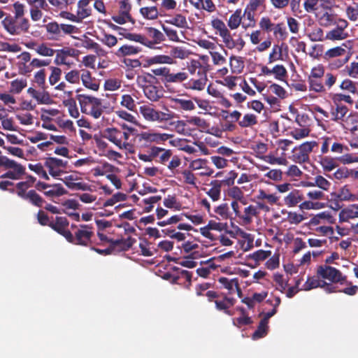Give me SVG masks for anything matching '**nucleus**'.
<instances>
[{
  "label": "nucleus",
  "mask_w": 358,
  "mask_h": 358,
  "mask_svg": "<svg viewBox=\"0 0 358 358\" xmlns=\"http://www.w3.org/2000/svg\"><path fill=\"white\" fill-rule=\"evenodd\" d=\"M326 207V204L324 203L319 202V201H313L312 200L304 201L301 203L299 206L300 210H319L323 209Z\"/></svg>",
  "instance_id": "603ef678"
},
{
  "label": "nucleus",
  "mask_w": 358,
  "mask_h": 358,
  "mask_svg": "<svg viewBox=\"0 0 358 358\" xmlns=\"http://www.w3.org/2000/svg\"><path fill=\"white\" fill-rule=\"evenodd\" d=\"M324 285V280H322L320 277L313 276L307 279L303 284L302 289L308 291L317 287H322Z\"/></svg>",
  "instance_id": "49530a36"
},
{
  "label": "nucleus",
  "mask_w": 358,
  "mask_h": 358,
  "mask_svg": "<svg viewBox=\"0 0 358 358\" xmlns=\"http://www.w3.org/2000/svg\"><path fill=\"white\" fill-rule=\"evenodd\" d=\"M27 93L34 99L38 104H52L54 101L50 96L49 93L42 90H36L33 87H29L27 90Z\"/></svg>",
  "instance_id": "5701e85b"
},
{
  "label": "nucleus",
  "mask_w": 358,
  "mask_h": 358,
  "mask_svg": "<svg viewBox=\"0 0 358 358\" xmlns=\"http://www.w3.org/2000/svg\"><path fill=\"white\" fill-rule=\"evenodd\" d=\"M136 137L140 143L145 144H159L172 138V135L166 133H159L154 130H149L137 134Z\"/></svg>",
  "instance_id": "9d476101"
},
{
  "label": "nucleus",
  "mask_w": 358,
  "mask_h": 358,
  "mask_svg": "<svg viewBox=\"0 0 358 358\" xmlns=\"http://www.w3.org/2000/svg\"><path fill=\"white\" fill-rule=\"evenodd\" d=\"M36 188L49 198L59 197L68 193L67 190L60 183L48 184L43 182H38L36 184Z\"/></svg>",
  "instance_id": "1a4fd4ad"
},
{
  "label": "nucleus",
  "mask_w": 358,
  "mask_h": 358,
  "mask_svg": "<svg viewBox=\"0 0 358 358\" xmlns=\"http://www.w3.org/2000/svg\"><path fill=\"white\" fill-rule=\"evenodd\" d=\"M29 6L30 17L32 21L38 22L43 18V10H48L49 6L46 0H26Z\"/></svg>",
  "instance_id": "f8f14e48"
},
{
  "label": "nucleus",
  "mask_w": 358,
  "mask_h": 358,
  "mask_svg": "<svg viewBox=\"0 0 358 358\" xmlns=\"http://www.w3.org/2000/svg\"><path fill=\"white\" fill-rule=\"evenodd\" d=\"M115 114L120 119L123 120L127 122L132 123L136 125H138L139 123L137 119L132 114L122 109H118L115 111Z\"/></svg>",
  "instance_id": "69168bd1"
},
{
  "label": "nucleus",
  "mask_w": 358,
  "mask_h": 358,
  "mask_svg": "<svg viewBox=\"0 0 358 358\" xmlns=\"http://www.w3.org/2000/svg\"><path fill=\"white\" fill-rule=\"evenodd\" d=\"M148 33L149 36L152 38V40H149L145 36L143 35V38L148 42L149 45H143L144 46L149 48L150 49L155 48V45L158 44L164 41V35L158 29L154 27H148L147 28Z\"/></svg>",
  "instance_id": "a878e982"
},
{
  "label": "nucleus",
  "mask_w": 358,
  "mask_h": 358,
  "mask_svg": "<svg viewBox=\"0 0 358 358\" xmlns=\"http://www.w3.org/2000/svg\"><path fill=\"white\" fill-rule=\"evenodd\" d=\"M289 57L288 46L285 43L274 44L268 57V64L285 61Z\"/></svg>",
  "instance_id": "4468645a"
},
{
  "label": "nucleus",
  "mask_w": 358,
  "mask_h": 358,
  "mask_svg": "<svg viewBox=\"0 0 358 358\" xmlns=\"http://www.w3.org/2000/svg\"><path fill=\"white\" fill-rule=\"evenodd\" d=\"M187 124L195 126L201 130L206 129L208 127V124L206 121L197 116L189 117L185 122L183 120H179L176 122V127L178 129L180 127L183 128L187 125Z\"/></svg>",
  "instance_id": "b1692460"
},
{
  "label": "nucleus",
  "mask_w": 358,
  "mask_h": 358,
  "mask_svg": "<svg viewBox=\"0 0 358 358\" xmlns=\"http://www.w3.org/2000/svg\"><path fill=\"white\" fill-rule=\"evenodd\" d=\"M34 182L35 178L32 176H29L26 181L18 182L17 185L18 189L17 194L20 196L24 198L27 194L25 191L30 187Z\"/></svg>",
  "instance_id": "774afa93"
},
{
  "label": "nucleus",
  "mask_w": 358,
  "mask_h": 358,
  "mask_svg": "<svg viewBox=\"0 0 358 358\" xmlns=\"http://www.w3.org/2000/svg\"><path fill=\"white\" fill-rule=\"evenodd\" d=\"M77 99L83 113L91 116L95 120L102 117L104 106L101 99L86 94H78Z\"/></svg>",
  "instance_id": "f257e3e1"
},
{
  "label": "nucleus",
  "mask_w": 358,
  "mask_h": 358,
  "mask_svg": "<svg viewBox=\"0 0 358 358\" xmlns=\"http://www.w3.org/2000/svg\"><path fill=\"white\" fill-rule=\"evenodd\" d=\"M27 86V80L24 78H17L10 83V93L19 94Z\"/></svg>",
  "instance_id": "4c0bfd02"
},
{
  "label": "nucleus",
  "mask_w": 358,
  "mask_h": 358,
  "mask_svg": "<svg viewBox=\"0 0 358 358\" xmlns=\"http://www.w3.org/2000/svg\"><path fill=\"white\" fill-rule=\"evenodd\" d=\"M4 29L11 35H20L29 31L30 24L27 18L6 17L2 22Z\"/></svg>",
  "instance_id": "39448f33"
},
{
  "label": "nucleus",
  "mask_w": 358,
  "mask_h": 358,
  "mask_svg": "<svg viewBox=\"0 0 358 358\" xmlns=\"http://www.w3.org/2000/svg\"><path fill=\"white\" fill-rule=\"evenodd\" d=\"M346 48L347 45L345 44H343L341 46H337L331 48L325 52L324 57L326 59H331L334 57L345 56V58L342 62V64H344L348 60V52Z\"/></svg>",
  "instance_id": "c85d7f7f"
},
{
  "label": "nucleus",
  "mask_w": 358,
  "mask_h": 358,
  "mask_svg": "<svg viewBox=\"0 0 358 358\" xmlns=\"http://www.w3.org/2000/svg\"><path fill=\"white\" fill-rule=\"evenodd\" d=\"M348 108L343 104H334V107L331 108V119L336 122H341L343 126V123L348 117Z\"/></svg>",
  "instance_id": "cd10ccee"
},
{
  "label": "nucleus",
  "mask_w": 358,
  "mask_h": 358,
  "mask_svg": "<svg viewBox=\"0 0 358 358\" xmlns=\"http://www.w3.org/2000/svg\"><path fill=\"white\" fill-rule=\"evenodd\" d=\"M220 287L227 290L229 294L236 293L238 297L241 296V290L239 287L238 280L236 278L229 279L226 277H220L217 279Z\"/></svg>",
  "instance_id": "6ab92c4d"
},
{
  "label": "nucleus",
  "mask_w": 358,
  "mask_h": 358,
  "mask_svg": "<svg viewBox=\"0 0 358 358\" xmlns=\"http://www.w3.org/2000/svg\"><path fill=\"white\" fill-rule=\"evenodd\" d=\"M92 0H79L76 5V12L78 18L83 20L92 15V8L90 6Z\"/></svg>",
  "instance_id": "393cba45"
},
{
  "label": "nucleus",
  "mask_w": 358,
  "mask_h": 358,
  "mask_svg": "<svg viewBox=\"0 0 358 358\" xmlns=\"http://www.w3.org/2000/svg\"><path fill=\"white\" fill-rule=\"evenodd\" d=\"M332 195L341 202L355 201V194L351 192L348 185L343 186Z\"/></svg>",
  "instance_id": "2f4dec72"
},
{
  "label": "nucleus",
  "mask_w": 358,
  "mask_h": 358,
  "mask_svg": "<svg viewBox=\"0 0 358 358\" xmlns=\"http://www.w3.org/2000/svg\"><path fill=\"white\" fill-rule=\"evenodd\" d=\"M172 107L176 109H182L186 111H191L195 109V105L192 100L182 98L171 99Z\"/></svg>",
  "instance_id": "72a5a7b5"
},
{
  "label": "nucleus",
  "mask_w": 358,
  "mask_h": 358,
  "mask_svg": "<svg viewBox=\"0 0 358 358\" xmlns=\"http://www.w3.org/2000/svg\"><path fill=\"white\" fill-rule=\"evenodd\" d=\"M0 167L7 171L1 177L11 180H19L24 174L25 168L6 156H0Z\"/></svg>",
  "instance_id": "7ed1b4c3"
},
{
  "label": "nucleus",
  "mask_w": 358,
  "mask_h": 358,
  "mask_svg": "<svg viewBox=\"0 0 358 358\" xmlns=\"http://www.w3.org/2000/svg\"><path fill=\"white\" fill-rule=\"evenodd\" d=\"M257 123V117L252 113H246L243 118L239 120L238 124L241 127H250Z\"/></svg>",
  "instance_id": "e2e57ef3"
},
{
  "label": "nucleus",
  "mask_w": 358,
  "mask_h": 358,
  "mask_svg": "<svg viewBox=\"0 0 358 358\" xmlns=\"http://www.w3.org/2000/svg\"><path fill=\"white\" fill-rule=\"evenodd\" d=\"M273 34L278 41H284L288 37V32L283 23H278L273 27Z\"/></svg>",
  "instance_id": "8fccbe9b"
},
{
  "label": "nucleus",
  "mask_w": 358,
  "mask_h": 358,
  "mask_svg": "<svg viewBox=\"0 0 358 358\" xmlns=\"http://www.w3.org/2000/svg\"><path fill=\"white\" fill-rule=\"evenodd\" d=\"M165 22L180 29H185L188 25L186 17L181 14H176V15L171 17L166 20Z\"/></svg>",
  "instance_id": "09e8293b"
},
{
  "label": "nucleus",
  "mask_w": 358,
  "mask_h": 358,
  "mask_svg": "<svg viewBox=\"0 0 358 358\" xmlns=\"http://www.w3.org/2000/svg\"><path fill=\"white\" fill-rule=\"evenodd\" d=\"M198 78H191L186 84L185 87L187 89L192 90H203L207 83V76L206 73L203 72L201 69L198 71Z\"/></svg>",
  "instance_id": "412c9836"
},
{
  "label": "nucleus",
  "mask_w": 358,
  "mask_h": 358,
  "mask_svg": "<svg viewBox=\"0 0 358 358\" xmlns=\"http://www.w3.org/2000/svg\"><path fill=\"white\" fill-rule=\"evenodd\" d=\"M92 235V232L86 226H83L76 232L75 238L73 237L71 243L87 245L90 241Z\"/></svg>",
  "instance_id": "bb28decb"
},
{
  "label": "nucleus",
  "mask_w": 358,
  "mask_h": 358,
  "mask_svg": "<svg viewBox=\"0 0 358 358\" xmlns=\"http://www.w3.org/2000/svg\"><path fill=\"white\" fill-rule=\"evenodd\" d=\"M343 128L349 131L352 137L358 141V123L351 114L348 115L345 123H343Z\"/></svg>",
  "instance_id": "c9c22d12"
},
{
  "label": "nucleus",
  "mask_w": 358,
  "mask_h": 358,
  "mask_svg": "<svg viewBox=\"0 0 358 358\" xmlns=\"http://www.w3.org/2000/svg\"><path fill=\"white\" fill-rule=\"evenodd\" d=\"M189 168L194 171H199V176L201 177H210L213 175L214 170L208 166V162L206 159L198 158L190 161Z\"/></svg>",
  "instance_id": "ddd939ff"
},
{
  "label": "nucleus",
  "mask_w": 358,
  "mask_h": 358,
  "mask_svg": "<svg viewBox=\"0 0 358 358\" xmlns=\"http://www.w3.org/2000/svg\"><path fill=\"white\" fill-rule=\"evenodd\" d=\"M141 15L146 20H154L159 16V10L156 6L143 7L139 10Z\"/></svg>",
  "instance_id": "3c124183"
},
{
  "label": "nucleus",
  "mask_w": 358,
  "mask_h": 358,
  "mask_svg": "<svg viewBox=\"0 0 358 358\" xmlns=\"http://www.w3.org/2000/svg\"><path fill=\"white\" fill-rule=\"evenodd\" d=\"M140 51L141 49L138 47L131 45H124L119 48L115 54L117 57H124L137 55Z\"/></svg>",
  "instance_id": "58836bf2"
},
{
  "label": "nucleus",
  "mask_w": 358,
  "mask_h": 358,
  "mask_svg": "<svg viewBox=\"0 0 358 358\" xmlns=\"http://www.w3.org/2000/svg\"><path fill=\"white\" fill-rule=\"evenodd\" d=\"M120 104L129 111H134L136 108V102L134 96L129 94H124L121 96Z\"/></svg>",
  "instance_id": "c03bdc74"
},
{
  "label": "nucleus",
  "mask_w": 358,
  "mask_h": 358,
  "mask_svg": "<svg viewBox=\"0 0 358 358\" xmlns=\"http://www.w3.org/2000/svg\"><path fill=\"white\" fill-rule=\"evenodd\" d=\"M336 160L331 157L324 156L320 158V164L324 171L330 172L338 166Z\"/></svg>",
  "instance_id": "37998d69"
},
{
  "label": "nucleus",
  "mask_w": 358,
  "mask_h": 358,
  "mask_svg": "<svg viewBox=\"0 0 358 358\" xmlns=\"http://www.w3.org/2000/svg\"><path fill=\"white\" fill-rule=\"evenodd\" d=\"M335 217L328 211H323L313 215L309 220V225L317 226L322 224H334Z\"/></svg>",
  "instance_id": "4be33fe9"
},
{
  "label": "nucleus",
  "mask_w": 358,
  "mask_h": 358,
  "mask_svg": "<svg viewBox=\"0 0 358 358\" xmlns=\"http://www.w3.org/2000/svg\"><path fill=\"white\" fill-rule=\"evenodd\" d=\"M264 160L266 162H267L271 165L276 164V165L286 166L288 164V162L285 157L281 156V157H277L273 154H271V153L264 156Z\"/></svg>",
  "instance_id": "338daca9"
},
{
  "label": "nucleus",
  "mask_w": 358,
  "mask_h": 358,
  "mask_svg": "<svg viewBox=\"0 0 358 358\" xmlns=\"http://www.w3.org/2000/svg\"><path fill=\"white\" fill-rule=\"evenodd\" d=\"M131 10V5L129 1L121 0L119 2L118 11L116 14H114L112 16V20L119 24H124L127 22H131L134 24V20L130 13Z\"/></svg>",
  "instance_id": "6e6552de"
},
{
  "label": "nucleus",
  "mask_w": 358,
  "mask_h": 358,
  "mask_svg": "<svg viewBox=\"0 0 358 358\" xmlns=\"http://www.w3.org/2000/svg\"><path fill=\"white\" fill-rule=\"evenodd\" d=\"M103 137L113 143L118 149L131 152L132 146L128 142L129 134L122 131L116 127H109L105 129Z\"/></svg>",
  "instance_id": "f03ea898"
},
{
  "label": "nucleus",
  "mask_w": 358,
  "mask_h": 358,
  "mask_svg": "<svg viewBox=\"0 0 358 358\" xmlns=\"http://www.w3.org/2000/svg\"><path fill=\"white\" fill-rule=\"evenodd\" d=\"M181 250L192 255L194 259H199L203 257V248L197 241H186L180 246Z\"/></svg>",
  "instance_id": "f3484780"
},
{
  "label": "nucleus",
  "mask_w": 358,
  "mask_h": 358,
  "mask_svg": "<svg viewBox=\"0 0 358 358\" xmlns=\"http://www.w3.org/2000/svg\"><path fill=\"white\" fill-rule=\"evenodd\" d=\"M271 252L270 250H259L249 255V258L259 264L270 257Z\"/></svg>",
  "instance_id": "0e129e2a"
},
{
  "label": "nucleus",
  "mask_w": 358,
  "mask_h": 358,
  "mask_svg": "<svg viewBox=\"0 0 358 358\" xmlns=\"http://www.w3.org/2000/svg\"><path fill=\"white\" fill-rule=\"evenodd\" d=\"M317 275L322 279H325L334 283L339 282L342 284L347 278L338 269L327 265L318 266Z\"/></svg>",
  "instance_id": "0eeeda50"
},
{
  "label": "nucleus",
  "mask_w": 358,
  "mask_h": 358,
  "mask_svg": "<svg viewBox=\"0 0 358 358\" xmlns=\"http://www.w3.org/2000/svg\"><path fill=\"white\" fill-rule=\"evenodd\" d=\"M15 118L23 126H31L34 121L33 115L29 112H19L15 115Z\"/></svg>",
  "instance_id": "5fc2aeb1"
},
{
  "label": "nucleus",
  "mask_w": 358,
  "mask_h": 358,
  "mask_svg": "<svg viewBox=\"0 0 358 358\" xmlns=\"http://www.w3.org/2000/svg\"><path fill=\"white\" fill-rule=\"evenodd\" d=\"M195 101H196L198 107L200 109L203 110V112H202V113L208 114L211 116L216 115V112L214 110L215 108L213 106H212L208 101L199 99H195Z\"/></svg>",
  "instance_id": "13d9d810"
},
{
  "label": "nucleus",
  "mask_w": 358,
  "mask_h": 358,
  "mask_svg": "<svg viewBox=\"0 0 358 358\" xmlns=\"http://www.w3.org/2000/svg\"><path fill=\"white\" fill-rule=\"evenodd\" d=\"M241 238L239 239L238 243L241 248L244 252L250 250L254 247V237L250 234L241 232Z\"/></svg>",
  "instance_id": "a19ab883"
},
{
  "label": "nucleus",
  "mask_w": 358,
  "mask_h": 358,
  "mask_svg": "<svg viewBox=\"0 0 358 358\" xmlns=\"http://www.w3.org/2000/svg\"><path fill=\"white\" fill-rule=\"evenodd\" d=\"M122 80L116 78H110L105 80L103 88L106 91H116L122 86Z\"/></svg>",
  "instance_id": "4d7b16f0"
},
{
  "label": "nucleus",
  "mask_w": 358,
  "mask_h": 358,
  "mask_svg": "<svg viewBox=\"0 0 358 358\" xmlns=\"http://www.w3.org/2000/svg\"><path fill=\"white\" fill-rule=\"evenodd\" d=\"M143 92L145 96L152 101H157L162 96L159 88L151 84L144 87Z\"/></svg>",
  "instance_id": "79ce46f5"
},
{
  "label": "nucleus",
  "mask_w": 358,
  "mask_h": 358,
  "mask_svg": "<svg viewBox=\"0 0 358 358\" xmlns=\"http://www.w3.org/2000/svg\"><path fill=\"white\" fill-rule=\"evenodd\" d=\"M211 185V188L206 192V194L213 201H217L220 198L221 185L217 181L212 182Z\"/></svg>",
  "instance_id": "052dcab7"
},
{
  "label": "nucleus",
  "mask_w": 358,
  "mask_h": 358,
  "mask_svg": "<svg viewBox=\"0 0 358 358\" xmlns=\"http://www.w3.org/2000/svg\"><path fill=\"white\" fill-rule=\"evenodd\" d=\"M139 113L148 122H162L171 120L173 118V114L171 112H162L157 110L149 105H143L139 107Z\"/></svg>",
  "instance_id": "20e7f679"
},
{
  "label": "nucleus",
  "mask_w": 358,
  "mask_h": 358,
  "mask_svg": "<svg viewBox=\"0 0 358 358\" xmlns=\"http://www.w3.org/2000/svg\"><path fill=\"white\" fill-rule=\"evenodd\" d=\"M59 113L60 111L56 108H41L40 118L42 122H57Z\"/></svg>",
  "instance_id": "e433bc0d"
},
{
  "label": "nucleus",
  "mask_w": 358,
  "mask_h": 358,
  "mask_svg": "<svg viewBox=\"0 0 358 358\" xmlns=\"http://www.w3.org/2000/svg\"><path fill=\"white\" fill-rule=\"evenodd\" d=\"M113 166L111 164L105 162L103 164L94 168L92 171L94 176H101L105 175L107 176L113 171Z\"/></svg>",
  "instance_id": "680f3d73"
},
{
  "label": "nucleus",
  "mask_w": 358,
  "mask_h": 358,
  "mask_svg": "<svg viewBox=\"0 0 358 358\" xmlns=\"http://www.w3.org/2000/svg\"><path fill=\"white\" fill-rule=\"evenodd\" d=\"M303 200V196L299 189H294L285 196L283 201L285 206L289 208L296 206Z\"/></svg>",
  "instance_id": "f704fd0d"
},
{
  "label": "nucleus",
  "mask_w": 358,
  "mask_h": 358,
  "mask_svg": "<svg viewBox=\"0 0 358 358\" xmlns=\"http://www.w3.org/2000/svg\"><path fill=\"white\" fill-rule=\"evenodd\" d=\"M44 165L48 171V174L57 178L63 173V169L66 166V162L58 158L50 157L45 160Z\"/></svg>",
  "instance_id": "2eb2a0df"
},
{
  "label": "nucleus",
  "mask_w": 358,
  "mask_h": 358,
  "mask_svg": "<svg viewBox=\"0 0 358 358\" xmlns=\"http://www.w3.org/2000/svg\"><path fill=\"white\" fill-rule=\"evenodd\" d=\"M256 198L258 200H266L271 205L276 203L279 200V197L275 194H268L265 190L262 189L258 190Z\"/></svg>",
  "instance_id": "bf43d9fd"
},
{
  "label": "nucleus",
  "mask_w": 358,
  "mask_h": 358,
  "mask_svg": "<svg viewBox=\"0 0 358 358\" xmlns=\"http://www.w3.org/2000/svg\"><path fill=\"white\" fill-rule=\"evenodd\" d=\"M308 36L312 41H321L324 38V34L322 29L317 27H313L312 28L307 27L306 29Z\"/></svg>",
  "instance_id": "6e6d98bb"
},
{
  "label": "nucleus",
  "mask_w": 358,
  "mask_h": 358,
  "mask_svg": "<svg viewBox=\"0 0 358 358\" xmlns=\"http://www.w3.org/2000/svg\"><path fill=\"white\" fill-rule=\"evenodd\" d=\"M245 13H243L241 9H236L231 15H230L227 21L228 29L231 30L237 29L241 24L243 17Z\"/></svg>",
  "instance_id": "7c9ffc66"
},
{
  "label": "nucleus",
  "mask_w": 358,
  "mask_h": 358,
  "mask_svg": "<svg viewBox=\"0 0 358 358\" xmlns=\"http://www.w3.org/2000/svg\"><path fill=\"white\" fill-rule=\"evenodd\" d=\"M191 54V52L186 49L185 48L180 47V46H176L173 47L170 50V57L173 58L174 60L175 59H185L188 58L189 55Z\"/></svg>",
  "instance_id": "a18cd8bd"
},
{
  "label": "nucleus",
  "mask_w": 358,
  "mask_h": 358,
  "mask_svg": "<svg viewBox=\"0 0 358 358\" xmlns=\"http://www.w3.org/2000/svg\"><path fill=\"white\" fill-rule=\"evenodd\" d=\"M68 225L69 222L66 218L62 217H57L55 222L50 224L52 229L62 234L69 242H72L73 236L68 230Z\"/></svg>",
  "instance_id": "a211bd4d"
},
{
  "label": "nucleus",
  "mask_w": 358,
  "mask_h": 358,
  "mask_svg": "<svg viewBox=\"0 0 358 358\" xmlns=\"http://www.w3.org/2000/svg\"><path fill=\"white\" fill-rule=\"evenodd\" d=\"M230 30L231 29H228L219 35L222 39V42L228 49H236L238 50H241L245 45V42L241 37L235 38V34H232Z\"/></svg>",
  "instance_id": "dca6fc26"
},
{
  "label": "nucleus",
  "mask_w": 358,
  "mask_h": 358,
  "mask_svg": "<svg viewBox=\"0 0 358 358\" xmlns=\"http://www.w3.org/2000/svg\"><path fill=\"white\" fill-rule=\"evenodd\" d=\"M80 79L82 80L83 85L86 88L95 92L99 90V84L95 80V78L91 76V73L90 71L87 70L82 71Z\"/></svg>",
  "instance_id": "473e14b6"
},
{
  "label": "nucleus",
  "mask_w": 358,
  "mask_h": 358,
  "mask_svg": "<svg viewBox=\"0 0 358 358\" xmlns=\"http://www.w3.org/2000/svg\"><path fill=\"white\" fill-rule=\"evenodd\" d=\"M62 181L65 185L72 190L76 191H83V192H91L92 191V186L88 183L84 182L79 176L77 173H73L66 175Z\"/></svg>",
  "instance_id": "9b49d317"
},
{
  "label": "nucleus",
  "mask_w": 358,
  "mask_h": 358,
  "mask_svg": "<svg viewBox=\"0 0 358 358\" xmlns=\"http://www.w3.org/2000/svg\"><path fill=\"white\" fill-rule=\"evenodd\" d=\"M258 213L257 207L252 205H250L244 208L243 213H241L239 218L242 220L244 224H250L254 217Z\"/></svg>",
  "instance_id": "ea45409f"
},
{
  "label": "nucleus",
  "mask_w": 358,
  "mask_h": 358,
  "mask_svg": "<svg viewBox=\"0 0 358 358\" xmlns=\"http://www.w3.org/2000/svg\"><path fill=\"white\" fill-rule=\"evenodd\" d=\"M358 218V204H350L342 208L338 213L340 223L348 222Z\"/></svg>",
  "instance_id": "aec40b11"
},
{
  "label": "nucleus",
  "mask_w": 358,
  "mask_h": 358,
  "mask_svg": "<svg viewBox=\"0 0 358 358\" xmlns=\"http://www.w3.org/2000/svg\"><path fill=\"white\" fill-rule=\"evenodd\" d=\"M112 28L114 30L119 31L118 34L129 41L137 42L142 45L148 44V42L145 41V39L143 38V35L141 34L127 32L124 29L117 27L116 25H112Z\"/></svg>",
  "instance_id": "c756f323"
},
{
  "label": "nucleus",
  "mask_w": 358,
  "mask_h": 358,
  "mask_svg": "<svg viewBox=\"0 0 358 358\" xmlns=\"http://www.w3.org/2000/svg\"><path fill=\"white\" fill-rule=\"evenodd\" d=\"M62 103L67 108L68 113L71 117L75 119L80 117V112L74 99L62 100Z\"/></svg>",
  "instance_id": "de8ad7c7"
},
{
  "label": "nucleus",
  "mask_w": 358,
  "mask_h": 358,
  "mask_svg": "<svg viewBox=\"0 0 358 358\" xmlns=\"http://www.w3.org/2000/svg\"><path fill=\"white\" fill-rule=\"evenodd\" d=\"M317 146L315 141H306L292 150L290 159L295 163L302 164L309 160V155L313 148Z\"/></svg>",
  "instance_id": "423d86ee"
},
{
  "label": "nucleus",
  "mask_w": 358,
  "mask_h": 358,
  "mask_svg": "<svg viewBox=\"0 0 358 358\" xmlns=\"http://www.w3.org/2000/svg\"><path fill=\"white\" fill-rule=\"evenodd\" d=\"M214 212L217 215L218 220H227L231 217L229 207L227 203H221L216 206L214 209Z\"/></svg>",
  "instance_id": "864d4df0"
}]
</instances>
